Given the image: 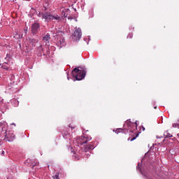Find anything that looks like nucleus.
<instances>
[{
  "mask_svg": "<svg viewBox=\"0 0 179 179\" xmlns=\"http://www.w3.org/2000/svg\"><path fill=\"white\" fill-rule=\"evenodd\" d=\"M36 12H37L36 10V8H31V10H30L31 15H34L36 13Z\"/></svg>",
  "mask_w": 179,
  "mask_h": 179,
  "instance_id": "nucleus-16",
  "label": "nucleus"
},
{
  "mask_svg": "<svg viewBox=\"0 0 179 179\" xmlns=\"http://www.w3.org/2000/svg\"><path fill=\"white\" fill-rule=\"evenodd\" d=\"M56 45L59 48H62V47H65V45H66V42L65 41V38H64V36H60L57 38Z\"/></svg>",
  "mask_w": 179,
  "mask_h": 179,
  "instance_id": "nucleus-5",
  "label": "nucleus"
},
{
  "mask_svg": "<svg viewBox=\"0 0 179 179\" xmlns=\"http://www.w3.org/2000/svg\"><path fill=\"white\" fill-rule=\"evenodd\" d=\"M1 142L0 141V145H1Z\"/></svg>",
  "mask_w": 179,
  "mask_h": 179,
  "instance_id": "nucleus-39",
  "label": "nucleus"
},
{
  "mask_svg": "<svg viewBox=\"0 0 179 179\" xmlns=\"http://www.w3.org/2000/svg\"><path fill=\"white\" fill-rule=\"evenodd\" d=\"M137 170H139L140 173H141V174H142L143 176H146V175L145 174V172H143V171H142V169H141V163H138V164Z\"/></svg>",
  "mask_w": 179,
  "mask_h": 179,
  "instance_id": "nucleus-13",
  "label": "nucleus"
},
{
  "mask_svg": "<svg viewBox=\"0 0 179 179\" xmlns=\"http://www.w3.org/2000/svg\"><path fill=\"white\" fill-rule=\"evenodd\" d=\"M1 155H5V151H2Z\"/></svg>",
  "mask_w": 179,
  "mask_h": 179,
  "instance_id": "nucleus-29",
  "label": "nucleus"
},
{
  "mask_svg": "<svg viewBox=\"0 0 179 179\" xmlns=\"http://www.w3.org/2000/svg\"><path fill=\"white\" fill-rule=\"evenodd\" d=\"M135 129H138V121H136L135 123L131 122L130 120L125 122L123 127V133L128 134L129 132H134Z\"/></svg>",
  "mask_w": 179,
  "mask_h": 179,
  "instance_id": "nucleus-3",
  "label": "nucleus"
},
{
  "mask_svg": "<svg viewBox=\"0 0 179 179\" xmlns=\"http://www.w3.org/2000/svg\"><path fill=\"white\" fill-rule=\"evenodd\" d=\"M89 141H92V137L85 136H81L80 139L78 140V145H85L87 142H89Z\"/></svg>",
  "mask_w": 179,
  "mask_h": 179,
  "instance_id": "nucleus-7",
  "label": "nucleus"
},
{
  "mask_svg": "<svg viewBox=\"0 0 179 179\" xmlns=\"http://www.w3.org/2000/svg\"><path fill=\"white\" fill-rule=\"evenodd\" d=\"M84 41H86L87 44H89V41H90V38H85Z\"/></svg>",
  "mask_w": 179,
  "mask_h": 179,
  "instance_id": "nucleus-20",
  "label": "nucleus"
},
{
  "mask_svg": "<svg viewBox=\"0 0 179 179\" xmlns=\"http://www.w3.org/2000/svg\"><path fill=\"white\" fill-rule=\"evenodd\" d=\"M67 79L68 80H69V79H71V77H69V75L67 73Z\"/></svg>",
  "mask_w": 179,
  "mask_h": 179,
  "instance_id": "nucleus-25",
  "label": "nucleus"
},
{
  "mask_svg": "<svg viewBox=\"0 0 179 179\" xmlns=\"http://www.w3.org/2000/svg\"><path fill=\"white\" fill-rule=\"evenodd\" d=\"M4 134V141H6V142H13V141H15V134H13V133H8V131H6Z\"/></svg>",
  "mask_w": 179,
  "mask_h": 179,
  "instance_id": "nucleus-6",
  "label": "nucleus"
},
{
  "mask_svg": "<svg viewBox=\"0 0 179 179\" xmlns=\"http://www.w3.org/2000/svg\"><path fill=\"white\" fill-rule=\"evenodd\" d=\"M38 164V162H36L35 164L32 165V169H34V167H36V166H37Z\"/></svg>",
  "mask_w": 179,
  "mask_h": 179,
  "instance_id": "nucleus-23",
  "label": "nucleus"
},
{
  "mask_svg": "<svg viewBox=\"0 0 179 179\" xmlns=\"http://www.w3.org/2000/svg\"><path fill=\"white\" fill-rule=\"evenodd\" d=\"M63 134V138H64V139H69V141H71V138H69L71 136V131H69L68 130H66V131H64Z\"/></svg>",
  "mask_w": 179,
  "mask_h": 179,
  "instance_id": "nucleus-11",
  "label": "nucleus"
},
{
  "mask_svg": "<svg viewBox=\"0 0 179 179\" xmlns=\"http://www.w3.org/2000/svg\"><path fill=\"white\" fill-rule=\"evenodd\" d=\"M62 15H63V16H64V17H68V13H64H64H62Z\"/></svg>",
  "mask_w": 179,
  "mask_h": 179,
  "instance_id": "nucleus-24",
  "label": "nucleus"
},
{
  "mask_svg": "<svg viewBox=\"0 0 179 179\" xmlns=\"http://www.w3.org/2000/svg\"><path fill=\"white\" fill-rule=\"evenodd\" d=\"M143 160H145V158H143V159H141V163L143 162Z\"/></svg>",
  "mask_w": 179,
  "mask_h": 179,
  "instance_id": "nucleus-30",
  "label": "nucleus"
},
{
  "mask_svg": "<svg viewBox=\"0 0 179 179\" xmlns=\"http://www.w3.org/2000/svg\"><path fill=\"white\" fill-rule=\"evenodd\" d=\"M0 101H2V98L0 97Z\"/></svg>",
  "mask_w": 179,
  "mask_h": 179,
  "instance_id": "nucleus-34",
  "label": "nucleus"
},
{
  "mask_svg": "<svg viewBox=\"0 0 179 179\" xmlns=\"http://www.w3.org/2000/svg\"><path fill=\"white\" fill-rule=\"evenodd\" d=\"M44 50L43 49V45H40L39 47L37 48V55L38 57H41L43 55Z\"/></svg>",
  "mask_w": 179,
  "mask_h": 179,
  "instance_id": "nucleus-10",
  "label": "nucleus"
},
{
  "mask_svg": "<svg viewBox=\"0 0 179 179\" xmlns=\"http://www.w3.org/2000/svg\"><path fill=\"white\" fill-rule=\"evenodd\" d=\"M45 2H46L45 6H43V10H47V6H48V2H50V0H45Z\"/></svg>",
  "mask_w": 179,
  "mask_h": 179,
  "instance_id": "nucleus-15",
  "label": "nucleus"
},
{
  "mask_svg": "<svg viewBox=\"0 0 179 179\" xmlns=\"http://www.w3.org/2000/svg\"><path fill=\"white\" fill-rule=\"evenodd\" d=\"M165 138H172L173 135H171V134L169 133V132H164V134Z\"/></svg>",
  "mask_w": 179,
  "mask_h": 179,
  "instance_id": "nucleus-14",
  "label": "nucleus"
},
{
  "mask_svg": "<svg viewBox=\"0 0 179 179\" xmlns=\"http://www.w3.org/2000/svg\"><path fill=\"white\" fill-rule=\"evenodd\" d=\"M71 153H73V155H75V152L72 150H71Z\"/></svg>",
  "mask_w": 179,
  "mask_h": 179,
  "instance_id": "nucleus-31",
  "label": "nucleus"
},
{
  "mask_svg": "<svg viewBox=\"0 0 179 179\" xmlns=\"http://www.w3.org/2000/svg\"><path fill=\"white\" fill-rule=\"evenodd\" d=\"M133 36H134V35L132 34H129L127 35V38H132Z\"/></svg>",
  "mask_w": 179,
  "mask_h": 179,
  "instance_id": "nucleus-21",
  "label": "nucleus"
},
{
  "mask_svg": "<svg viewBox=\"0 0 179 179\" xmlns=\"http://www.w3.org/2000/svg\"><path fill=\"white\" fill-rule=\"evenodd\" d=\"M11 125H15V126L16 124L15 123H13V124H11Z\"/></svg>",
  "mask_w": 179,
  "mask_h": 179,
  "instance_id": "nucleus-32",
  "label": "nucleus"
},
{
  "mask_svg": "<svg viewBox=\"0 0 179 179\" xmlns=\"http://www.w3.org/2000/svg\"><path fill=\"white\" fill-rule=\"evenodd\" d=\"M136 138H138V135L136 136V137H134V138H131L130 141L132 142L133 141H135V139H136Z\"/></svg>",
  "mask_w": 179,
  "mask_h": 179,
  "instance_id": "nucleus-22",
  "label": "nucleus"
},
{
  "mask_svg": "<svg viewBox=\"0 0 179 179\" xmlns=\"http://www.w3.org/2000/svg\"><path fill=\"white\" fill-rule=\"evenodd\" d=\"M54 179H59V173H57L56 175L52 176Z\"/></svg>",
  "mask_w": 179,
  "mask_h": 179,
  "instance_id": "nucleus-19",
  "label": "nucleus"
},
{
  "mask_svg": "<svg viewBox=\"0 0 179 179\" xmlns=\"http://www.w3.org/2000/svg\"><path fill=\"white\" fill-rule=\"evenodd\" d=\"M27 1H30V0H27Z\"/></svg>",
  "mask_w": 179,
  "mask_h": 179,
  "instance_id": "nucleus-40",
  "label": "nucleus"
},
{
  "mask_svg": "<svg viewBox=\"0 0 179 179\" xmlns=\"http://www.w3.org/2000/svg\"><path fill=\"white\" fill-rule=\"evenodd\" d=\"M93 149H94V146L92 144H90V145H87L85 147L84 150L85 152H89V150H93Z\"/></svg>",
  "mask_w": 179,
  "mask_h": 179,
  "instance_id": "nucleus-12",
  "label": "nucleus"
},
{
  "mask_svg": "<svg viewBox=\"0 0 179 179\" xmlns=\"http://www.w3.org/2000/svg\"><path fill=\"white\" fill-rule=\"evenodd\" d=\"M121 131H122V129L121 128L117 129L116 130H113V131L115 132V134H120Z\"/></svg>",
  "mask_w": 179,
  "mask_h": 179,
  "instance_id": "nucleus-18",
  "label": "nucleus"
},
{
  "mask_svg": "<svg viewBox=\"0 0 179 179\" xmlns=\"http://www.w3.org/2000/svg\"><path fill=\"white\" fill-rule=\"evenodd\" d=\"M75 159H76V156H74Z\"/></svg>",
  "mask_w": 179,
  "mask_h": 179,
  "instance_id": "nucleus-38",
  "label": "nucleus"
},
{
  "mask_svg": "<svg viewBox=\"0 0 179 179\" xmlns=\"http://www.w3.org/2000/svg\"><path fill=\"white\" fill-rule=\"evenodd\" d=\"M51 37L50 36V34H46L43 38V42L48 48L50 47V39Z\"/></svg>",
  "mask_w": 179,
  "mask_h": 179,
  "instance_id": "nucleus-9",
  "label": "nucleus"
},
{
  "mask_svg": "<svg viewBox=\"0 0 179 179\" xmlns=\"http://www.w3.org/2000/svg\"><path fill=\"white\" fill-rule=\"evenodd\" d=\"M40 29V24L38 22H35L32 24L31 31L34 34H37L38 33V30Z\"/></svg>",
  "mask_w": 179,
  "mask_h": 179,
  "instance_id": "nucleus-8",
  "label": "nucleus"
},
{
  "mask_svg": "<svg viewBox=\"0 0 179 179\" xmlns=\"http://www.w3.org/2000/svg\"><path fill=\"white\" fill-rule=\"evenodd\" d=\"M157 108V106H155V107H154V108Z\"/></svg>",
  "mask_w": 179,
  "mask_h": 179,
  "instance_id": "nucleus-35",
  "label": "nucleus"
},
{
  "mask_svg": "<svg viewBox=\"0 0 179 179\" xmlns=\"http://www.w3.org/2000/svg\"><path fill=\"white\" fill-rule=\"evenodd\" d=\"M1 128L2 131H6V129H3V127L1 126Z\"/></svg>",
  "mask_w": 179,
  "mask_h": 179,
  "instance_id": "nucleus-27",
  "label": "nucleus"
},
{
  "mask_svg": "<svg viewBox=\"0 0 179 179\" xmlns=\"http://www.w3.org/2000/svg\"><path fill=\"white\" fill-rule=\"evenodd\" d=\"M80 38H82V29L78 28L73 34V40H74V41H79Z\"/></svg>",
  "mask_w": 179,
  "mask_h": 179,
  "instance_id": "nucleus-4",
  "label": "nucleus"
},
{
  "mask_svg": "<svg viewBox=\"0 0 179 179\" xmlns=\"http://www.w3.org/2000/svg\"><path fill=\"white\" fill-rule=\"evenodd\" d=\"M86 69L82 68H75L71 71V75L73 79V82H76V80H82L85 79V76H86Z\"/></svg>",
  "mask_w": 179,
  "mask_h": 179,
  "instance_id": "nucleus-2",
  "label": "nucleus"
},
{
  "mask_svg": "<svg viewBox=\"0 0 179 179\" xmlns=\"http://www.w3.org/2000/svg\"><path fill=\"white\" fill-rule=\"evenodd\" d=\"M72 128V129H75V127H71Z\"/></svg>",
  "mask_w": 179,
  "mask_h": 179,
  "instance_id": "nucleus-37",
  "label": "nucleus"
},
{
  "mask_svg": "<svg viewBox=\"0 0 179 179\" xmlns=\"http://www.w3.org/2000/svg\"><path fill=\"white\" fill-rule=\"evenodd\" d=\"M3 125H4L5 127L8 126V123H7V122H3Z\"/></svg>",
  "mask_w": 179,
  "mask_h": 179,
  "instance_id": "nucleus-26",
  "label": "nucleus"
},
{
  "mask_svg": "<svg viewBox=\"0 0 179 179\" xmlns=\"http://www.w3.org/2000/svg\"><path fill=\"white\" fill-rule=\"evenodd\" d=\"M15 78V76H11V79H13Z\"/></svg>",
  "mask_w": 179,
  "mask_h": 179,
  "instance_id": "nucleus-28",
  "label": "nucleus"
},
{
  "mask_svg": "<svg viewBox=\"0 0 179 179\" xmlns=\"http://www.w3.org/2000/svg\"><path fill=\"white\" fill-rule=\"evenodd\" d=\"M68 19H72V17H68Z\"/></svg>",
  "mask_w": 179,
  "mask_h": 179,
  "instance_id": "nucleus-33",
  "label": "nucleus"
},
{
  "mask_svg": "<svg viewBox=\"0 0 179 179\" xmlns=\"http://www.w3.org/2000/svg\"><path fill=\"white\" fill-rule=\"evenodd\" d=\"M2 68L3 69H6V71H8L9 69L8 66L6 65V63L2 64Z\"/></svg>",
  "mask_w": 179,
  "mask_h": 179,
  "instance_id": "nucleus-17",
  "label": "nucleus"
},
{
  "mask_svg": "<svg viewBox=\"0 0 179 179\" xmlns=\"http://www.w3.org/2000/svg\"><path fill=\"white\" fill-rule=\"evenodd\" d=\"M32 41H36V40L33 39Z\"/></svg>",
  "mask_w": 179,
  "mask_h": 179,
  "instance_id": "nucleus-36",
  "label": "nucleus"
},
{
  "mask_svg": "<svg viewBox=\"0 0 179 179\" xmlns=\"http://www.w3.org/2000/svg\"><path fill=\"white\" fill-rule=\"evenodd\" d=\"M38 17H41V19L43 20H44V22H55V20L57 22H61V20H62V17L58 15H52V14H51V13H41L40 12L38 14Z\"/></svg>",
  "mask_w": 179,
  "mask_h": 179,
  "instance_id": "nucleus-1",
  "label": "nucleus"
}]
</instances>
